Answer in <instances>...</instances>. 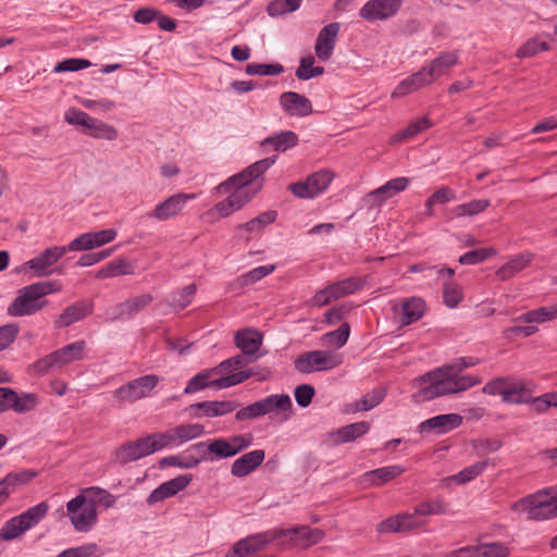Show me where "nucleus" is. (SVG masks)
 Masks as SVG:
<instances>
[{
  "label": "nucleus",
  "instance_id": "44",
  "mask_svg": "<svg viewBox=\"0 0 557 557\" xmlns=\"http://www.w3.org/2000/svg\"><path fill=\"white\" fill-rule=\"evenodd\" d=\"M207 450L209 455H203L206 460L225 459L235 456V449L232 448L228 438L220 437L208 443Z\"/></svg>",
  "mask_w": 557,
  "mask_h": 557
},
{
  "label": "nucleus",
  "instance_id": "25",
  "mask_svg": "<svg viewBox=\"0 0 557 557\" xmlns=\"http://www.w3.org/2000/svg\"><path fill=\"white\" fill-rule=\"evenodd\" d=\"M459 62L456 51L441 52L438 57L432 60L428 65L422 66L431 84L437 78L446 75Z\"/></svg>",
  "mask_w": 557,
  "mask_h": 557
},
{
  "label": "nucleus",
  "instance_id": "29",
  "mask_svg": "<svg viewBox=\"0 0 557 557\" xmlns=\"http://www.w3.org/2000/svg\"><path fill=\"white\" fill-rule=\"evenodd\" d=\"M92 312V304L88 301H77L66 307L62 313L54 321L55 327H67L71 324L78 322Z\"/></svg>",
  "mask_w": 557,
  "mask_h": 557
},
{
  "label": "nucleus",
  "instance_id": "38",
  "mask_svg": "<svg viewBox=\"0 0 557 557\" xmlns=\"http://www.w3.org/2000/svg\"><path fill=\"white\" fill-rule=\"evenodd\" d=\"M70 519L75 530L79 532L89 531L97 522V510L95 504H89L83 507Z\"/></svg>",
  "mask_w": 557,
  "mask_h": 557
},
{
  "label": "nucleus",
  "instance_id": "36",
  "mask_svg": "<svg viewBox=\"0 0 557 557\" xmlns=\"http://www.w3.org/2000/svg\"><path fill=\"white\" fill-rule=\"evenodd\" d=\"M557 319V305L527 311L515 319L521 323H544Z\"/></svg>",
  "mask_w": 557,
  "mask_h": 557
},
{
  "label": "nucleus",
  "instance_id": "30",
  "mask_svg": "<svg viewBox=\"0 0 557 557\" xmlns=\"http://www.w3.org/2000/svg\"><path fill=\"white\" fill-rule=\"evenodd\" d=\"M430 85L431 82L428 78L424 70L421 67L417 73L406 77L395 87L394 91L392 92V98L405 97Z\"/></svg>",
  "mask_w": 557,
  "mask_h": 557
},
{
  "label": "nucleus",
  "instance_id": "28",
  "mask_svg": "<svg viewBox=\"0 0 557 557\" xmlns=\"http://www.w3.org/2000/svg\"><path fill=\"white\" fill-rule=\"evenodd\" d=\"M410 183L408 177H396L386 182L381 187L370 191L368 198L372 201V205L380 206L385 200L394 197L398 193L405 190Z\"/></svg>",
  "mask_w": 557,
  "mask_h": 557
},
{
  "label": "nucleus",
  "instance_id": "31",
  "mask_svg": "<svg viewBox=\"0 0 557 557\" xmlns=\"http://www.w3.org/2000/svg\"><path fill=\"white\" fill-rule=\"evenodd\" d=\"M426 310L425 301L421 297H409L401 301V325H410L419 321Z\"/></svg>",
  "mask_w": 557,
  "mask_h": 557
},
{
  "label": "nucleus",
  "instance_id": "48",
  "mask_svg": "<svg viewBox=\"0 0 557 557\" xmlns=\"http://www.w3.org/2000/svg\"><path fill=\"white\" fill-rule=\"evenodd\" d=\"M133 272V268L129 263L125 262L123 259H114L102 267L97 273V278H108L114 277L123 274H131Z\"/></svg>",
  "mask_w": 557,
  "mask_h": 557
},
{
  "label": "nucleus",
  "instance_id": "39",
  "mask_svg": "<svg viewBox=\"0 0 557 557\" xmlns=\"http://www.w3.org/2000/svg\"><path fill=\"white\" fill-rule=\"evenodd\" d=\"M531 396L523 381L511 379L507 391L504 393L503 401L506 404H529Z\"/></svg>",
  "mask_w": 557,
  "mask_h": 557
},
{
  "label": "nucleus",
  "instance_id": "14",
  "mask_svg": "<svg viewBox=\"0 0 557 557\" xmlns=\"http://www.w3.org/2000/svg\"><path fill=\"white\" fill-rule=\"evenodd\" d=\"M148 436L126 442L114 450V460L124 466L152 454Z\"/></svg>",
  "mask_w": 557,
  "mask_h": 557
},
{
  "label": "nucleus",
  "instance_id": "10",
  "mask_svg": "<svg viewBox=\"0 0 557 557\" xmlns=\"http://www.w3.org/2000/svg\"><path fill=\"white\" fill-rule=\"evenodd\" d=\"M277 159V156H271L256 161L244 171L233 175L218 186L219 191H226L231 185H249L251 182L260 177Z\"/></svg>",
  "mask_w": 557,
  "mask_h": 557
},
{
  "label": "nucleus",
  "instance_id": "61",
  "mask_svg": "<svg viewBox=\"0 0 557 557\" xmlns=\"http://www.w3.org/2000/svg\"><path fill=\"white\" fill-rule=\"evenodd\" d=\"M431 126H432V123H431L430 119L428 116H422V117L409 123L406 128H404L396 135V139L405 140L408 138H412L416 135H418L419 133L428 129Z\"/></svg>",
  "mask_w": 557,
  "mask_h": 557
},
{
  "label": "nucleus",
  "instance_id": "42",
  "mask_svg": "<svg viewBox=\"0 0 557 557\" xmlns=\"http://www.w3.org/2000/svg\"><path fill=\"white\" fill-rule=\"evenodd\" d=\"M218 373V368L206 369L194 375L186 384L184 394H194L208 387L214 388V380H210Z\"/></svg>",
  "mask_w": 557,
  "mask_h": 557
},
{
  "label": "nucleus",
  "instance_id": "2",
  "mask_svg": "<svg viewBox=\"0 0 557 557\" xmlns=\"http://www.w3.org/2000/svg\"><path fill=\"white\" fill-rule=\"evenodd\" d=\"M292 409L293 403L287 394H272L237 410L235 419L246 421L270 413H282L283 420H287L290 417Z\"/></svg>",
  "mask_w": 557,
  "mask_h": 557
},
{
  "label": "nucleus",
  "instance_id": "45",
  "mask_svg": "<svg viewBox=\"0 0 557 557\" xmlns=\"http://www.w3.org/2000/svg\"><path fill=\"white\" fill-rule=\"evenodd\" d=\"M173 434L177 446L181 444L200 437L205 434V426L198 423L180 424L173 428Z\"/></svg>",
  "mask_w": 557,
  "mask_h": 557
},
{
  "label": "nucleus",
  "instance_id": "53",
  "mask_svg": "<svg viewBox=\"0 0 557 557\" xmlns=\"http://www.w3.org/2000/svg\"><path fill=\"white\" fill-rule=\"evenodd\" d=\"M235 188L234 191L231 193L228 198L234 203L237 210L242 209L246 203H248L257 194V190H251L248 185H231L228 191L232 188ZM227 193V190L225 191Z\"/></svg>",
  "mask_w": 557,
  "mask_h": 557
},
{
  "label": "nucleus",
  "instance_id": "59",
  "mask_svg": "<svg viewBox=\"0 0 557 557\" xmlns=\"http://www.w3.org/2000/svg\"><path fill=\"white\" fill-rule=\"evenodd\" d=\"M275 267L273 264L269 265H260L251 271L247 272L246 274L242 275L237 278L236 283L239 285V287H244L250 284H253L261 278L265 277L267 275L271 274L274 271Z\"/></svg>",
  "mask_w": 557,
  "mask_h": 557
},
{
  "label": "nucleus",
  "instance_id": "49",
  "mask_svg": "<svg viewBox=\"0 0 557 557\" xmlns=\"http://www.w3.org/2000/svg\"><path fill=\"white\" fill-rule=\"evenodd\" d=\"M333 177V173L327 170H321L309 175L307 182L313 196L315 197L323 193L331 184Z\"/></svg>",
  "mask_w": 557,
  "mask_h": 557
},
{
  "label": "nucleus",
  "instance_id": "63",
  "mask_svg": "<svg viewBox=\"0 0 557 557\" xmlns=\"http://www.w3.org/2000/svg\"><path fill=\"white\" fill-rule=\"evenodd\" d=\"M196 290H197V287L195 284L187 285L181 292L174 293L171 296L170 305L175 310L185 309L191 302V299L195 296Z\"/></svg>",
  "mask_w": 557,
  "mask_h": 557
},
{
  "label": "nucleus",
  "instance_id": "54",
  "mask_svg": "<svg viewBox=\"0 0 557 557\" xmlns=\"http://www.w3.org/2000/svg\"><path fill=\"white\" fill-rule=\"evenodd\" d=\"M255 375H256V373L253 372L252 369H249L247 371H239L236 373H232L230 375H225V376L214 380V388L223 389V388H227L231 386H235Z\"/></svg>",
  "mask_w": 557,
  "mask_h": 557
},
{
  "label": "nucleus",
  "instance_id": "15",
  "mask_svg": "<svg viewBox=\"0 0 557 557\" xmlns=\"http://www.w3.org/2000/svg\"><path fill=\"white\" fill-rule=\"evenodd\" d=\"M462 424V417L458 413H445L432 417L418 425L420 433L446 434Z\"/></svg>",
  "mask_w": 557,
  "mask_h": 557
},
{
  "label": "nucleus",
  "instance_id": "8",
  "mask_svg": "<svg viewBox=\"0 0 557 557\" xmlns=\"http://www.w3.org/2000/svg\"><path fill=\"white\" fill-rule=\"evenodd\" d=\"M71 251L69 246H51L42 250L38 256L26 261L22 269L32 270L34 276L45 277L53 274L57 269L55 263L67 252Z\"/></svg>",
  "mask_w": 557,
  "mask_h": 557
},
{
  "label": "nucleus",
  "instance_id": "62",
  "mask_svg": "<svg viewBox=\"0 0 557 557\" xmlns=\"http://www.w3.org/2000/svg\"><path fill=\"white\" fill-rule=\"evenodd\" d=\"M302 0H272L267 8L270 16H278L285 13L296 11Z\"/></svg>",
  "mask_w": 557,
  "mask_h": 557
},
{
  "label": "nucleus",
  "instance_id": "22",
  "mask_svg": "<svg viewBox=\"0 0 557 557\" xmlns=\"http://www.w3.org/2000/svg\"><path fill=\"white\" fill-rule=\"evenodd\" d=\"M196 197L195 194H176L164 201L158 203L154 210L149 214L151 218H154L159 221H165L171 218L176 216L188 200L194 199Z\"/></svg>",
  "mask_w": 557,
  "mask_h": 557
},
{
  "label": "nucleus",
  "instance_id": "41",
  "mask_svg": "<svg viewBox=\"0 0 557 557\" xmlns=\"http://www.w3.org/2000/svg\"><path fill=\"white\" fill-rule=\"evenodd\" d=\"M334 294L335 299L349 296L364 286V280L360 276H350L345 280L329 285Z\"/></svg>",
  "mask_w": 557,
  "mask_h": 557
},
{
  "label": "nucleus",
  "instance_id": "55",
  "mask_svg": "<svg viewBox=\"0 0 557 557\" xmlns=\"http://www.w3.org/2000/svg\"><path fill=\"white\" fill-rule=\"evenodd\" d=\"M497 253L496 249L492 247L487 248H479L474 250H470L459 257V263L460 264H478L480 262L485 261L486 259L495 256Z\"/></svg>",
  "mask_w": 557,
  "mask_h": 557
},
{
  "label": "nucleus",
  "instance_id": "57",
  "mask_svg": "<svg viewBox=\"0 0 557 557\" xmlns=\"http://www.w3.org/2000/svg\"><path fill=\"white\" fill-rule=\"evenodd\" d=\"M349 334L350 326L348 323L344 322L337 330L325 333L322 339L326 345L341 348L347 343Z\"/></svg>",
  "mask_w": 557,
  "mask_h": 557
},
{
  "label": "nucleus",
  "instance_id": "6",
  "mask_svg": "<svg viewBox=\"0 0 557 557\" xmlns=\"http://www.w3.org/2000/svg\"><path fill=\"white\" fill-rule=\"evenodd\" d=\"M278 545L307 548L319 543L324 537V531L309 525H298L290 529H276Z\"/></svg>",
  "mask_w": 557,
  "mask_h": 557
},
{
  "label": "nucleus",
  "instance_id": "17",
  "mask_svg": "<svg viewBox=\"0 0 557 557\" xmlns=\"http://www.w3.org/2000/svg\"><path fill=\"white\" fill-rule=\"evenodd\" d=\"M191 481L193 474H182L166 482H163L149 494V496L146 499V503L149 506H151L156 503L172 497L176 495L178 492L185 490Z\"/></svg>",
  "mask_w": 557,
  "mask_h": 557
},
{
  "label": "nucleus",
  "instance_id": "9",
  "mask_svg": "<svg viewBox=\"0 0 557 557\" xmlns=\"http://www.w3.org/2000/svg\"><path fill=\"white\" fill-rule=\"evenodd\" d=\"M159 381L160 379L156 374L140 376L115 389L114 397L121 403H135L148 397Z\"/></svg>",
  "mask_w": 557,
  "mask_h": 557
},
{
  "label": "nucleus",
  "instance_id": "12",
  "mask_svg": "<svg viewBox=\"0 0 557 557\" xmlns=\"http://www.w3.org/2000/svg\"><path fill=\"white\" fill-rule=\"evenodd\" d=\"M277 541L276 529L260 532L239 540L232 548L233 557H246Z\"/></svg>",
  "mask_w": 557,
  "mask_h": 557
},
{
  "label": "nucleus",
  "instance_id": "47",
  "mask_svg": "<svg viewBox=\"0 0 557 557\" xmlns=\"http://www.w3.org/2000/svg\"><path fill=\"white\" fill-rule=\"evenodd\" d=\"M49 506L42 502L28 508L23 513L18 515L22 524L26 528V531L38 524L47 515Z\"/></svg>",
  "mask_w": 557,
  "mask_h": 557
},
{
  "label": "nucleus",
  "instance_id": "13",
  "mask_svg": "<svg viewBox=\"0 0 557 557\" xmlns=\"http://www.w3.org/2000/svg\"><path fill=\"white\" fill-rule=\"evenodd\" d=\"M401 0H369L360 9L359 15L366 21H383L397 14Z\"/></svg>",
  "mask_w": 557,
  "mask_h": 557
},
{
  "label": "nucleus",
  "instance_id": "11",
  "mask_svg": "<svg viewBox=\"0 0 557 557\" xmlns=\"http://www.w3.org/2000/svg\"><path fill=\"white\" fill-rule=\"evenodd\" d=\"M239 406V403L234 400H205L189 405L185 411L191 418H215L230 413Z\"/></svg>",
  "mask_w": 557,
  "mask_h": 557
},
{
  "label": "nucleus",
  "instance_id": "51",
  "mask_svg": "<svg viewBox=\"0 0 557 557\" xmlns=\"http://www.w3.org/2000/svg\"><path fill=\"white\" fill-rule=\"evenodd\" d=\"M38 404V397L33 393H24L21 396L14 391L12 396L10 409L17 413H24L33 410Z\"/></svg>",
  "mask_w": 557,
  "mask_h": 557
},
{
  "label": "nucleus",
  "instance_id": "3",
  "mask_svg": "<svg viewBox=\"0 0 557 557\" xmlns=\"http://www.w3.org/2000/svg\"><path fill=\"white\" fill-rule=\"evenodd\" d=\"M428 516L432 515L429 512L425 502H422L413 507L412 512L404 511L382 520L376 525V532L387 534L414 531L426 525L425 517Z\"/></svg>",
  "mask_w": 557,
  "mask_h": 557
},
{
  "label": "nucleus",
  "instance_id": "50",
  "mask_svg": "<svg viewBox=\"0 0 557 557\" xmlns=\"http://www.w3.org/2000/svg\"><path fill=\"white\" fill-rule=\"evenodd\" d=\"M147 436L149 438V445L151 447L152 454L166 447L177 446L175 435L173 434V428L164 432L153 433Z\"/></svg>",
  "mask_w": 557,
  "mask_h": 557
},
{
  "label": "nucleus",
  "instance_id": "1",
  "mask_svg": "<svg viewBox=\"0 0 557 557\" xmlns=\"http://www.w3.org/2000/svg\"><path fill=\"white\" fill-rule=\"evenodd\" d=\"M60 290L61 284L58 281L32 283L17 292V296L8 306L7 312L10 317L36 314L48 305L46 296Z\"/></svg>",
  "mask_w": 557,
  "mask_h": 557
},
{
  "label": "nucleus",
  "instance_id": "43",
  "mask_svg": "<svg viewBox=\"0 0 557 557\" xmlns=\"http://www.w3.org/2000/svg\"><path fill=\"white\" fill-rule=\"evenodd\" d=\"M491 206L488 199H475L458 205L450 210L451 218L473 216L485 211Z\"/></svg>",
  "mask_w": 557,
  "mask_h": 557
},
{
  "label": "nucleus",
  "instance_id": "32",
  "mask_svg": "<svg viewBox=\"0 0 557 557\" xmlns=\"http://www.w3.org/2000/svg\"><path fill=\"white\" fill-rule=\"evenodd\" d=\"M406 469L399 465L386 466L367 471L363 476L373 486H382L403 474Z\"/></svg>",
  "mask_w": 557,
  "mask_h": 557
},
{
  "label": "nucleus",
  "instance_id": "46",
  "mask_svg": "<svg viewBox=\"0 0 557 557\" xmlns=\"http://www.w3.org/2000/svg\"><path fill=\"white\" fill-rule=\"evenodd\" d=\"M385 397V391L374 388L362 396V398L350 405L351 412L368 411L376 407Z\"/></svg>",
  "mask_w": 557,
  "mask_h": 557
},
{
  "label": "nucleus",
  "instance_id": "56",
  "mask_svg": "<svg viewBox=\"0 0 557 557\" xmlns=\"http://www.w3.org/2000/svg\"><path fill=\"white\" fill-rule=\"evenodd\" d=\"M277 212L274 210H269L260 215L253 218L245 224L238 225L239 230H246L248 232L261 231L267 225L273 223L276 220Z\"/></svg>",
  "mask_w": 557,
  "mask_h": 557
},
{
  "label": "nucleus",
  "instance_id": "23",
  "mask_svg": "<svg viewBox=\"0 0 557 557\" xmlns=\"http://www.w3.org/2000/svg\"><path fill=\"white\" fill-rule=\"evenodd\" d=\"M262 334L251 329L238 331L234 337L235 345L240 349L242 355L249 357L252 362L261 357L258 351L262 345Z\"/></svg>",
  "mask_w": 557,
  "mask_h": 557
},
{
  "label": "nucleus",
  "instance_id": "16",
  "mask_svg": "<svg viewBox=\"0 0 557 557\" xmlns=\"http://www.w3.org/2000/svg\"><path fill=\"white\" fill-rule=\"evenodd\" d=\"M191 481L193 474H182L166 482H163L149 494V496L146 499V503L149 506H151L156 503L172 497L176 495L178 492L185 490Z\"/></svg>",
  "mask_w": 557,
  "mask_h": 557
},
{
  "label": "nucleus",
  "instance_id": "7",
  "mask_svg": "<svg viewBox=\"0 0 557 557\" xmlns=\"http://www.w3.org/2000/svg\"><path fill=\"white\" fill-rule=\"evenodd\" d=\"M342 359L338 355L329 350H312L300 355L295 360V368L300 373L325 371L338 367Z\"/></svg>",
  "mask_w": 557,
  "mask_h": 557
},
{
  "label": "nucleus",
  "instance_id": "21",
  "mask_svg": "<svg viewBox=\"0 0 557 557\" xmlns=\"http://www.w3.org/2000/svg\"><path fill=\"white\" fill-rule=\"evenodd\" d=\"M341 28L337 22L325 25L318 34L314 46L315 55L321 61H329L336 45V38Z\"/></svg>",
  "mask_w": 557,
  "mask_h": 557
},
{
  "label": "nucleus",
  "instance_id": "4",
  "mask_svg": "<svg viewBox=\"0 0 557 557\" xmlns=\"http://www.w3.org/2000/svg\"><path fill=\"white\" fill-rule=\"evenodd\" d=\"M511 510L524 511L527 519L543 521L557 517V495L548 497V491L542 490L511 504Z\"/></svg>",
  "mask_w": 557,
  "mask_h": 557
},
{
  "label": "nucleus",
  "instance_id": "35",
  "mask_svg": "<svg viewBox=\"0 0 557 557\" xmlns=\"http://www.w3.org/2000/svg\"><path fill=\"white\" fill-rule=\"evenodd\" d=\"M533 255L532 253H520L512 259H510L507 263L502 265L496 271V276L500 281H507L511 278L513 275H516L518 272L525 269L532 261Z\"/></svg>",
  "mask_w": 557,
  "mask_h": 557
},
{
  "label": "nucleus",
  "instance_id": "24",
  "mask_svg": "<svg viewBox=\"0 0 557 557\" xmlns=\"http://www.w3.org/2000/svg\"><path fill=\"white\" fill-rule=\"evenodd\" d=\"M280 104L290 116L304 117L313 112L311 101L304 95L295 91H285L280 96Z\"/></svg>",
  "mask_w": 557,
  "mask_h": 557
},
{
  "label": "nucleus",
  "instance_id": "33",
  "mask_svg": "<svg viewBox=\"0 0 557 557\" xmlns=\"http://www.w3.org/2000/svg\"><path fill=\"white\" fill-rule=\"evenodd\" d=\"M38 475L37 471L27 469L16 472H9L2 480H0V487L7 492L9 498L20 486L26 485Z\"/></svg>",
  "mask_w": 557,
  "mask_h": 557
},
{
  "label": "nucleus",
  "instance_id": "34",
  "mask_svg": "<svg viewBox=\"0 0 557 557\" xmlns=\"http://www.w3.org/2000/svg\"><path fill=\"white\" fill-rule=\"evenodd\" d=\"M152 299L153 297L150 294L132 297L115 306L113 319H119L123 315L133 317L144 310Z\"/></svg>",
  "mask_w": 557,
  "mask_h": 557
},
{
  "label": "nucleus",
  "instance_id": "60",
  "mask_svg": "<svg viewBox=\"0 0 557 557\" xmlns=\"http://www.w3.org/2000/svg\"><path fill=\"white\" fill-rule=\"evenodd\" d=\"M88 129V134L96 138L114 140L117 137V132L112 125L104 123L98 119H94Z\"/></svg>",
  "mask_w": 557,
  "mask_h": 557
},
{
  "label": "nucleus",
  "instance_id": "26",
  "mask_svg": "<svg viewBox=\"0 0 557 557\" xmlns=\"http://www.w3.org/2000/svg\"><path fill=\"white\" fill-rule=\"evenodd\" d=\"M370 426L368 421L355 422L330 432L329 437L333 445L350 443L367 434Z\"/></svg>",
  "mask_w": 557,
  "mask_h": 557
},
{
  "label": "nucleus",
  "instance_id": "58",
  "mask_svg": "<svg viewBox=\"0 0 557 557\" xmlns=\"http://www.w3.org/2000/svg\"><path fill=\"white\" fill-rule=\"evenodd\" d=\"M26 531V528L22 524L18 516H15L4 522L2 528L0 529V540L2 541H12L18 537Z\"/></svg>",
  "mask_w": 557,
  "mask_h": 557
},
{
  "label": "nucleus",
  "instance_id": "37",
  "mask_svg": "<svg viewBox=\"0 0 557 557\" xmlns=\"http://www.w3.org/2000/svg\"><path fill=\"white\" fill-rule=\"evenodd\" d=\"M85 347H86L85 341H77V342L69 344L53 352L58 359L60 367L62 368L63 366H65L70 362L84 359Z\"/></svg>",
  "mask_w": 557,
  "mask_h": 557
},
{
  "label": "nucleus",
  "instance_id": "40",
  "mask_svg": "<svg viewBox=\"0 0 557 557\" xmlns=\"http://www.w3.org/2000/svg\"><path fill=\"white\" fill-rule=\"evenodd\" d=\"M297 143L298 135L295 132L284 131L280 134L267 137L261 141V146H271L276 151H286L287 149L296 146Z\"/></svg>",
  "mask_w": 557,
  "mask_h": 557
},
{
  "label": "nucleus",
  "instance_id": "64",
  "mask_svg": "<svg viewBox=\"0 0 557 557\" xmlns=\"http://www.w3.org/2000/svg\"><path fill=\"white\" fill-rule=\"evenodd\" d=\"M476 552V557H508L510 554L509 547L500 542L478 545Z\"/></svg>",
  "mask_w": 557,
  "mask_h": 557
},
{
  "label": "nucleus",
  "instance_id": "18",
  "mask_svg": "<svg viewBox=\"0 0 557 557\" xmlns=\"http://www.w3.org/2000/svg\"><path fill=\"white\" fill-rule=\"evenodd\" d=\"M191 481L193 474H182L166 482H163L149 494V496L146 499V503L149 506H151L156 503L172 497L176 495L178 492L185 490Z\"/></svg>",
  "mask_w": 557,
  "mask_h": 557
},
{
  "label": "nucleus",
  "instance_id": "52",
  "mask_svg": "<svg viewBox=\"0 0 557 557\" xmlns=\"http://www.w3.org/2000/svg\"><path fill=\"white\" fill-rule=\"evenodd\" d=\"M487 465L488 460L475 462L453 475L451 479L458 484H466L479 476L486 469Z\"/></svg>",
  "mask_w": 557,
  "mask_h": 557
},
{
  "label": "nucleus",
  "instance_id": "5",
  "mask_svg": "<svg viewBox=\"0 0 557 557\" xmlns=\"http://www.w3.org/2000/svg\"><path fill=\"white\" fill-rule=\"evenodd\" d=\"M451 373L444 366L426 372L417 379L420 385L425 384L414 394L418 401L431 400L440 396L454 394Z\"/></svg>",
  "mask_w": 557,
  "mask_h": 557
},
{
  "label": "nucleus",
  "instance_id": "19",
  "mask_svg": "<svg viewBox=\"0 0 557 557\" xmlns=\"http://www.w3.org/2000/svg\"><path fill=\"white\" fill-rule=\"evenodd\" d=\"M191 481L193 474H182L166 482H163L149 494V496L146 499V503L149 506H151L156 503L172 497L176 495L178 492L185 490Z\"/></svg>",
  "mask_w": 557,
  "mask_h": 557
},
{
  "label": "nucleus",
  "instance_id": "27",
  "mask_svg": "<svg viewBox=\"0 0 557 557\" xmlns=\"http://www.w3.org/2000/svg\"><path fill=\"white\" fill-rule=\"evenodd\" d=\"M263 449H255L237 458L231 467L234 476L243 478L255 471L264 460Z\"/></svg>",
  "mask_w": 557,
  "mask_h": 557
},
{
  "label": "nucleus",
  "instance_id": "20",
  "mask_svg": "<svg viewBox=\"0 0 557 557\" xmlns=\"http://www.w3.org/2000/svg\"><path fill=\"white\" fill-rule=\"evenodd\" d=\"M116 237V231L107 228L98 232L85 233L69 244L71 251L89 250L111 243Z\"/></svg>",
  "mask_w": 557,
  "mask_h": 557
}]
</instances>
